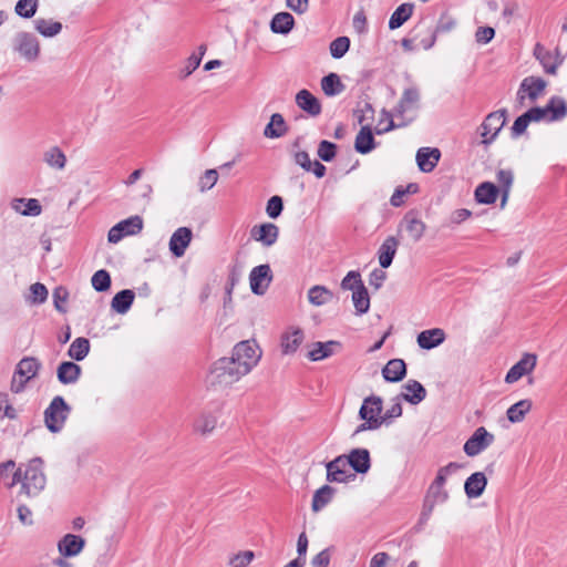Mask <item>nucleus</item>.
<instances>
[{
	"label": "nucleus",
	"instance_id": "c03bdc74",
	"mask_svg": "<svg viewBox=\"0 0 567 567\" xmlns=\"http://www.w3.org/2000/svg\"><path fill=\"white\" fill-rule=\"evenodd\" d=\"M303 340V332L301 329H296L291 333H286L281 338L282 353H295Z\"/></svg>",
	"mask_w": 567,
	"mask_h": 567
},
{
	"label": "nucleus",
	"instance_id": "9b49d317",
	"mask_svg": "<svg viewBox=\"0 0 567 567\" xmlns=\"http://www.w3.org/2000/svg\"><path fill=\"white\" fill-rule=\"evenodd\" d=\"M546 85V81L542 78L527 76L520 82L519 89L517 91V100L520 104H523L526 97L525 94H527L530 101H536L545 90Z\"/></svg>",
	"mask_w": 567,
	"mask_h": 567
},
{
	"label": "nucleus",
	"instance_id": "680f3d73",
	"mask_svg": "<svg viewBox=\"0 0 567 567\" xmlns=\"http://www.w3.org/2000/svg\"><path fill=\"white\" fill-rule=\"evenodd\" d=\"M48 298V289L41 282H35L30 287V300L32 303H43Z\"/></svg>",
	"mask_w": 567,
	"mask_h": 567
},
{
	"label": "nucleus",
	"instance_id": "2f4dec72",
	"mask_svg": "<svg viewBox=\"0 0 567 567\" xmlns=\"http://www.w3.org/2000/svg\"><path fill=\"white\" fill-rule=\"evenodd\" d=\"M288 131V126L284 116L280 113H274L269 123L264 130V135L268 138H279Z\"/></svg>",
	"mask_w": 567,
	"mask_h": 567
},
{
	"label": "nucleus",
	"instance_id": "5fc2aeb1",
	"mask_svg": "<svg viewBox=\"0 0 567 567\" xmlns=\"http://www.w3.org/2000/svg\"><path fill=\"white\" fill-rule=\"evenodd\" d=\"M337 150L338 146L334 143L322 140L318 145L317 154L320 159L324 162H331L337 155Z\"/></svg>",
	"mask_w": 567,
	"mask_h": 567
},
{
	"label": "nucleus",
	"instance_id": "a19ab883",
	"mask_svg": "<svg viewBox=\"0 0 567 567\" xmlns=\"http://www.w3.org/2000/svg\"><path fill=\"white\" fill-rule=\"evenodd\" d=\"M393 115H394V112L391 113V112L386 111L385 109L382 110L380 123L374 128V132L377 135L385 134L394 128L404 127L411 122V120H410V121H402L400 123H395L392 118Z\"/></svg>",
	"mask_w": 567,
	"mask_h": 567
},
{
	"label": "nucleus",
	"instance_id": "052dcab7",
	"mask_svg": "<svg viewBox=\"0 0 567 567\" xmlns=\"http://www.w3.org/2000/svg\"><path fill=\"white\" fill-rule=\"evenodd\" d=\"M360 285H364L361 275L359 271L354 270L349 271L341 281V288L343 290H351L352 292L354 289H358Z\"/></svg>",
	"mask_w": 567,
	"mask_h": 567
},
{
	"label": "nucleus",
	"instance_id": "dca6fc26",
	"mask_svg": "<svg viewBox=\"0 0 567 567\" xmlns=\"http://www.w3.org/2000/svg\"><path fill=\"white\" fill-rule=\"evenodd\" d=\"M193 238L192 229L188 227L177 228L169 239V250L173 256L179 258L184 256L186 248Z\"/></svg>",
	"mask_w": 567,
	"mask_h": 567
},
{
	"label": "nucleus",
	"instance_id": "b1692460",
	"mask_svg": "<svg viewBox=\"0 0 567 567\" xmlns=\"http://www.w3.org/2000/svg\"><path fill=\"white\" fill-rule=\"evenodd\" d=\"M486 485L487 478L485 473L475 472L466 478L464 491L468 498H477L484 493Z\"/></svg>",
	"mask_w": 567,
	"mask_h": 567
},
{
	"label": "nucleus",
	"instance_id": "7c9ffc66",
	"mask_svg": "<svg viewBox=\"0 0 567 567\" xmlns=\"http://www.w3.org/2000/svg\"><path fill=\"white\" fill-rule=\"evenodd\" d=\"M295 27V19L289 12L276 13L270 21V30L277 34H288Z\"/></svg>",
	"mask_w": 567,
	"mask_h": 567
},
{
	"label": "nucleus",
	"instance_id": "338daca9",
	"mask_svg": "<svg viewBox=\"0 0 567 567\" xmlns=\"http://www.w3.org/2000/svg\"><path fill=\"white\" fill-rule=\"evenodd\" d=\"M354 114L357 115L358 123L364 125V122L373 120L374 109L371 103L365 102L361 109L354 111Z\"/></svg>",
	"mask_w": 567,
	"mask_h": 567
},
{
	"label": "nucleus",
	"instance_id": "e433bc0d",
	"mask_svg": "<svg viewBox=\"0 0 567 567\" xmlns=\"http://www.w3.org/2000/svg\"><path fill=\"white\" fill-rule=\"evenodd\" d=\"M413 8L412 3L400 4L390 17L389 29L395 30L403 25L412 16Z\"/></svg>",
	"mask_w": 567,
	"mask_h": 567
},
{
	"label": "nucleus",
	"instance_id": "4c0bfd02",
	"mask_svg": "<svg viewBox=\"0 0 567 567\" xmlns=\"http://www.w3.org/2000/svg\"><path fill=\"white\" fill-rule=\"evenodd\" d=\"M321 89L327 96H336L346 89L337 73H329L321 79Z\"/></svg>",
	"mask_w": 567,
	"mask_h": 567
},
{
	"label": "nucleus",
	"instance_id": "bb28decb",
	"mask_svg": "<svg viewBox=\"0 0 567 567\" xmlns=\"http://www.w3.org/2000/svg\"><path fill=\"white\" fill-rule=\"evenodd\" d=\"M547 114V122H558L567 116V102L558 95L549 99L545 106Z\"/></svg>",
	"mask_w": 567,
	"mask_h": 567
},
{
	"label": "nucleus",
	"instance_id": "3c124183",
	"mask_svg": "<svg viewBox=\"0 0 567 567\" xmlns=\"http://www.w3.org/2000/svg\"><path fill=\"white\" fill-rule=\"evenodd\" d=\"M92 287L97 292H104L110 289L111 287V276L105 269H100L94 272L91 279Z\"/></svg>",
	"mask_w": 567,
	"mask_h": 567
},
{
	"label": "nucleus",
	"instance_id": "58836bf2",
	"mask_svg": "<svg viewBox=\"0 0 567 567\" xmlns=\"http://www.w3.org/2000/svg\"><path fill=\"white\" fill-rule=\"evenodd\" d=\"M533 403L529 399H524L507 409L506 415L509 422L519 423L525 415L532 410Z\"/></svg>",
	"mask_w": 567,
	"mask_h": 567
},
{
	"label": "nucleus",
	"instance_id": "2eb2a0df",
	"mask_svg": "<svg viewBox=\"0 0 567 567\" xmlns=\"http://www.w3.org/2000/svg\"><path fill=\"white\" fill-rule=\"evenodd\" d=\"M346 460L348 465L357 474H365L371 467V456L367 449L358 447L351 450L350 453L346 455Z\"/></svg>",
	"mask_w": 567,
	"mask_h": 567
},
{
	"label": "nucleus",
	"instance_id": "8fccbe9b",
	"mask_svg": "<svg viewBox=\"0 0 567 567\" xmlns=\"http://www.w3.org/2000/svg\"><path fill=\"white\" fill-rule=\"evenodd\" d=\"M44 161L48 165L62 169L65 166L66 157L58 146H54L44 153Z\"/></svg>",
	"mask_w": 567,
	"mask_h": 567
},
{
	"label": "nucleus",
	"instance_id": "6ab92c4d",
	"mask_svg": "<svg viewBox=\"0 0 567 567\" xmlns=\"http://www.w3.org/2000/svg\"><path fill=\"white\" fill-rule=\"evenodd\" d=\"M420 101V92L416 87H408L403 91L402 96L398 103V105L394 107V116L404 118V114L414 109L417 107V103Z\"/></svg>",
	"mask_w": 567,
	"mask_h": 567
},
{
	"label": "nucleus",
	"instance_id": "0e129e2a",
	"mask_svg": "<svg viewBox=\"0 0 567 567\" xmlns=\"http://www.w3.org/2000/svg\"><path fill=\"white\" fill-rule=\"evenodd\" d=\"M254 557L255 554L251 550L240 551L230 559L229 565L231 567H247Z\"/></svg>",
	"mask_w": 567,
	"mask_h": 567
},
{
	"label": "nucleus",
	"instance_id": "49530a36",
	"mask_svg": "<svg viewBox=\"0 0 567 567\" xmlns=\"http://www.w3.org/2000/svg\"><path fill=\"white\" fill-rule=\"evenodd\" d=\"M35 30L45 38H51L59 34L62 30V23L48 19L34 20Z\"/></svg>",
	"mask_w": 567,
	"mask_h": 567
},
{
	"label": "nucleus",
	"instance_id": "aec40b11",
	"mask_svg": "<svg viewBox=\"0 0 567 567\" xmlns=\"http://www.w3.org/2000/svg\"><path fill=\"white\" fill-rule=\"evenodd\" d=\"M296 104L310 116L316 117L321 113L320 101L306 89L296 94Z\"/></svg>",
	"mask_w": 567,
	"mask_h": 567
},
{
	"label": "nucleus",
	"instance_id": "f3484780",
	"mask_svg": "<svg viewBox=\"0 0 567 567\" xmlns=\"http://www.w3.org/2000/svg\"><path fill=\"white\" fill-rule=\"evenodd\" d=\"M446 339V333L441 328L423 330L417 334L416 342L421 349L431 350L442 344Z\"/></svg>",
	"mask_w": 567,
	"mask_h": 567
},
{
	"label": "nucleus",
	"instance_id": "1a4fd4ad",
	"mask_svg": "<svg viewBox=\"0 0 567 567\" xmlns=\"http://www.w3.org/2000/svg\"><path fill=\"white\" fill-rule=\"evenodd\" d=\"M271 281L272 271L268 264L254 267L252 270L250 271V289L257 296L265 295Z\"/></svg>",
	"mask_w": 567,
	"mask_h": 567
},
{
	"label": "nucleus",
	"instance_id": "393cba45",
	"mask_svg": "<svg viewBox=\"0 0 567 567\" xmlns=\"http://www.w3.org/2000/svg\"><path fill=\"white\" fill-rule=\"evenodd\" d=\"M399 246V240L394 236H389L384 239L378 250L379 264L382 268H389L395 257Z\"/></svg>",
	"mask_w": 567,
	"mask_h": 567
},
{
	"label": "nucleus",
	"instance_id": "13d9d810",
	"mask_svg": "<svg viewBox=\"0 0 567 567\" xmlns=\"http://www.w3.org/2000/svg\"><path fill=\"white\" fill-rule=\"evenodd\" d=\"M218 181V173L216 169H207L199 177L198 187L202 193L212 189Z\"/></svg>",
	"mask_w": 567,
	"mask_h": 567
},
{
	"label": "nucleus",
	"instance_id": "37998d69",
	"mask_svg": "<svg viewBox=\"0 0 567 567\" xmlns=\"http://www.w3.org/2000/svg\"><path fill=\"white\" fill-rule=\"evenodd\" d=\"M90 348L91 344L89 339L84 337H79L74 339L73 342L70 344L68 355L75 361H82L89 354Z\"/></svg>",
	"mask_w": 567,
	"mask_h": 567
},
{
	"label": "nucleus",
	"instance_id": "ea45409f",
	"mask_svg": "<svg viewBox=\"0 0 567 567\" xmlns=\"http://www.w3.org/2000/svg\"><path fill=\"white\" fill-rule=\"evenodd\" d=\"M333 299V292L326 286L316 285L308 291V300L311 305L320 307Z\"/></svg>",
	"mask_w": 567,
	"mask_h": 567
},
{
	"label": "nucleus",
	"instance_id": "5701e85b",
	"mask_svg": "<svg viewBox=\"0 0 567 567\" xmlns=\"http://www.w3.org/2000/svg\"><path fill=\"white\" fill-rule=\"evenodd\" d=\"M81 373V367L72 361H63L56 369V378L62 384H73L78 382Z\"/></svg>",
	"mask_w": 567,
	"mask_h": 567
},
{
	"label": "nucleus",
	"instance_id": "a18cd8bd",
	"mask_svg": "<svg viewBox=\"0 0 567 567\" xmlns=\"http://www.w3.org/2000/svg\"><path fill=\"white\" fill-rule=\"evenodd\" d=\"M352 301L357 311V315H364L370 309V297L368 289L364 285H360L358 289L352 292Z\"/></svg>",
	"mask_w": 567,
	"mask_h": 567
},
{
	"label": "nucleus",
	"instance_id": "423d86ee",
	"mask_svg": "<svg viewBox=\"0 0 567 567\" xmlns=\"http://www.w3.org/2000/svg\"><path fill=\"white\" fill-rule=\"evenodd\" d=\"M13 49L28 62L35 61L40 55V43L37 37L29 32L17 33Z\"/></svg>",
	"mask_w": 567,
	"mask_h": 567
},
{
	"label": "nucleus",
	"instance_id": "79ce46f5",
	"mask_svg": "<svg viewBox=\"0 0 567 567\" xmlns=\"http://www.w3.org/2000/svg\"><path fill=\"white\" fill-rule=\"evenodd\" d=\"M334 494V488L330 485H323L319 489H317L312 497L311 508L313 512L321 511L324 506H327Z\"/></svg>",
	"mask_w": 567,
	"mask_h": 567
},
{
	"label": "nucleus",
	"instance_id": "7ed1b4c3",
	"mask_svg": "<svg viewBox=\"0 0 567 567\" xmlns=\"http://www.w3.org/2000/svg\"><path fill=\"white\" fill-rule=\"evenodd\" d=\"M42 364L35 357H23L16 365L11 380L10 390L12 393L24 391L27 383L35 378Z\"/></svg>",
	"mask_w": 567,
	"mask_h": 567
},
{
	"label": "nucleus",
	"instance_id": "603ef678",
	"mask_svg": "<svg viewBox=\"0 0 567 567\" xmlns=\"http://www.w3.org/2000/svg\"><path fill=\"white\" fill-rule=\"evenodd\" d=\"M330 54L333 59H341L350 49V39L348 37H338L330 43Z\"/></svg>",
	"mask_w": 567,
	"mask_h": 567
},
{
	"label": "nucleus",
	"instance_id": "f8f14e48",
	"mask_svg": "<svg viewBox=\"0 0 567 567\" xmlns=\"http://www.w3.org/2000/svg\"><path fill=\"white\" fill-rule=\"evenodd\" d=\"M254 240L261 243L265 247L274 246L279 237V227L274 223L255 225L250 230Z\"/></svg>",
	"mask_w": 567,
	"mask_h": 567
},
{
	"label": "nucleus",
	"instance_id": "c85d7f7f",
	"mask_svg": "<svg viewBox=\"0 0 567 567\" xmlns=\"http://www.w3.org/2000/svg\"><path fill=\"white\" fill-rule=\"evenodd\" d=\"M499 194V188L492 182L481 183L474 193L475 200L478 204L491 205L494 204Z\"/></svg>",
	"mask_w": 567,
	"mask_h": 567
},
{
	"label": "nucleus",
	"instance_id": "9d476101",
	"mask_svg": "<svg viewBox=\"0 0 567 567\" xmlns=\"http://www.w3.org/2000/svg\"><path fill=\"white\" fill-rule=\"evenodd\" d=\"M346 454L339 455L326 464L327 481L330 483H348L355 477L347 471Z\"/></svg>",
	"mask_w": 567,
	"mask_h": 567
},
{
	"label": "nucleus",
	"instance_id": "de8ad7c7",
	"mask_svg": "<svg viewBox=\"0 0 567 567\" xmlns=\"http://www.w3.org/2000/svg\"><path fill=\"white\" fill-rule=\"evenodd\" d=\"M217 425V417L212 413H203L194 423V430L202 434L210 433Z\"/></svg>",
	"mask_w": 567,
	"mask_h": 567
},
{
	"label": "nucleus",
	"instance_id": "0eeeda50",
	"mask_svg": "<svg viewBox=\"0 0 567 567\" xmlns=\"http://www.w3.org/2000/svg\"><path fill=\"white\" fill-rule=\"evenodd\" d=\"M495 441L494 434L489 433L484 426L477 427L465 442L463 450L470 456H476L491 446Z\"/></svg>",
	"mask_w": 567,
	"mask_h": 567
},
{
	"label": "nucleus",
	"instance_id": "a211bd4d",
	"mask_svg": "<svg viewBox=\"0 0 567 567\" xmlns=\"http://www.w3.org/2000/svg\"><path fill=\"white\" fill-rule=\"evenodd\" d=\"M441 158L439 148L421 147L416 152V163L419 169L423 173L432 172Z\"/></svg>",
	"mask_w": 567,
	"mask_h": 567
},
{
	"label": "nucleus",
	"instance_id": "69168bd1",
	"mask_svg": "<svg viewBox=\"0 0 567 567\" xmlns=\"http://www.w3.org/2000/svg\"><path fill=\"white\" fill-rule=\"evenodd\" d=\"M529 125V121L527 116L523 113L515 121L511 128V135L513 138H517L522 134H524Z\"/></svg>",
	"mask_w": 567,
	"mask_h": 567
},
{
	"label": "nucleus",
	"instance_id": "cd10ccee",
	"mask_svg": "<svg viewBox=\"0 0 567 567\" xmlns=\"http://www.w3.org/2000/svg\"><path fill=\"white\" fill-rule=\"evenodd\" d=\"M382 409V399L378 395L372 394L363 400L362 405L359 410V417L369 419L371 416L372 419H381Z\"/></svg>",
	"mask_w": 567,
	"mask_h": 567
},
{
	"label": "nucleus",
	"instance_id": "bf43d9fd",
	"mask_svg": "<svg viewBox=\"0 0 567 567\" xmlns=\"http://www.w3.org/2000/svg\"><path fill=\"white\" fill-rule=\"evenodd\" d=\"M282 210H284V200L280 196L275 195L268 199L267 206H266V213L270 218H272V219L278 218L281 215Z\"/></svg>",
	"mask_w": 567,
	"mask_h": 567
},
{
	"label": "nucleus",
	"instance_id": "412c9836",
	"mask_svg": "<svg viewBox=\"0 0 567 567\" xmlns=\"http://www.w3.org/2000/svg\"><path fill=\"white\" fill-rule=\"evenodd\" d=\"M341 343L339 341L330 340L327 342H313L311 349L308 352V358L313 361H320L334 354L336 349H340Z\"/></svg>",
	"mask_w": 567,
	"mask_h": 567
},
{
	"label": "nucleus",
	"instance_id": "6e6d98bb",
	"mask_svg": "<svg viewBox=\"0 0 567 567\" xmlns=\"http://www.w3.org/2000/svg\"><path fill=\"white\" fill-rule=\"evenodd\" d=\"M117 224L126 231L128 236L135 235L143 229V219L137 215L131 216Z\"/></svg>",
	"mask_w": 567,
	"mask_h": 567
},
{
	"label": "nucleus",
	"instance_id": "f257e3e1",
	"mask_svg": "<svg viewBox=\"0 0 567 567\" xmlns=\"http://www.w3.org/2000/svg\"><path fill=\"white\" fill-rule=\"evenodd\" d=\"M261 351L249 340L238 342L230 358L218 359L210 370L212 383L233 384L246 375L258 363Z\"/></svg>",
	"mask_w": 567,
	"mask_h": 567
},
{
	"label": "nucleus",
	"instance_id": "39448f33",
	"mask_svg": "<svg viewBox=\"0 0 567 567\" xmlns=\"http://www.w3.org/2000/svg\"><path fill=\"white\" fill-rule=\"evenodd\" d=\"M507 111L505 109L489 113L480 126L482 144H491L506 123Z\"/></svg>",
	"mask_w": 567,
	"mask_h": 567
},
{
	"label": "nucleus",
	"instance_id": "a878e982",
	"mask_svg": "<svg viewBox=\"0 0 567 567\" xmlns=\"http://www.w3.org/2000/svg\"><path fill=\"white\" fill-rule=\"evenodd\" d=\"M375 148V140L370 124L361 126L355 136L354 150L360 154H368Z\"/></svg>",
	"mask_w": 567,
	"mask_h": 567
},
{
	"label": "nucleus",
	"instance_id": "09e8293b",
	"mask_svg": "<svg viewBox=\"0 0 567 567\" xmlns=\"http://www.w3.org/2000/svg\"><path fill=\"white\" fill-rule=\"evenodd\" d=\"M449 499V492L443 486L431 483L424 501L434 505L445 503Z\"/></svg>",
	"mask_w": 567,
	"mask_h": 567
},
{
	"label": "nucleus",
	"instance_id": "864d4df0",
	"mask_svg": "<svg viewBox=\"0 0 567 567\" xmlns=\"http://www.w3.org/2000/svg\"><path fill=\"white\" fill-rule=\"evenodd\" d=\"M38 9V0H19L16 4V13L21 18H32Z\"/></svg>",
	"mask_w": 567,
	"mask_h": 567
},
{
	"label": "nucleus",
	"instance_id": "20e7f679",
	"mask_svg": "<svg viewBox=\"0 0 567 567\" xmlns=\"http://www.w3.org/2000/svg\"><path fill=\"white\" fill-rule=\"evenodd\" d=\"M71 413V406L63 396L56 395L52 399L49 406L44 410V424L51 433H59Z\"/></svg>",
	"mask_w": 567,
	"mask_h": 567
},
{
	"label": "nucleus",
	"instance_id": "f03ea898",
	"mask_svg": "<svg viewBox=\"0 0 567 567\" xmlns=\"http://www.w3.org/2000/svg\"><path fill=\"white\" fill-rule=\"evenodd\" d=\"M43 462L40 457L32 458L27 465L24 472L18 468L11 481L7 484L9 487L21 483L19 495L35 497L44 488L47 478L42 470Z\"/></svg>",
	"mask_w": 567,
	"mask_h": 567
},
{
	"label": "nucleus",
	"instance_id": "4468645a",
	"mask_svg": "<svg viewBox=\"0 0 567 567\" xmlns=\"http://www.w3.org/2000/svg\"><path fill=\"white\" fill-rule=\"evenodd\" d=\"M85 539L80 535L74 534H65L58 542V551L62 557H75L78 556L85 547Z\"/></svg>",
	"mask_w": 567,
	"mask_h": 567
},
{
	"label": "nucleus",
	"instance_id": "774afa93",
	"mask_svg": "<svg viewBox=\"0 0 567 567\" xmlns=\"http://www.w3.org/2000/svg\"><path fill=\"white\" fill-rule=\"evenodd\" d=\"M202 60L199 55L193 53L187 60L185 68L181 71V79L189 76L200 64Z\"/></svg>",
	"mask_w": 567,
	"mask_h": 567
},
{
	"label": "nucleus",
	"instance_id": "f704fd0d",
	"mask_svg": "<svg viewBox=\"0 0 567 567\" xmlns=\"http://www.w3.org/2000/svg\"><path fill=\"white\" fill-rule=\"evenodd\" d=\"M534 56L539 61L547 74L556 75V65L554 63V53L547 50L543 44L536 43Z\"/></svg>",
	"mask_w": 567,
	"mask_h": 567
},
{
	"label": "nucleus",
	"instance_id": "473e14b6",
	"mask_svg": "<svg viewBox=\"0 0 567 567\" xmlns=\"http://www.w3.org/2000/svg\"><path fill=\"white\" fill-rule=\"evenodd\" d=\"M135 293L131 289H123L115 293L111 301V307L114 311L117 313L124 315L126 313L130 308L132 307V303L134 301Z\"/></svg>",
	"mask_w": 567,
	"mask_h": 567
},
{
	"label": "nucleus",
	"instance_id": "c756f323",
	"mask_svg": "<svg viewBox=\"0 0 567 567\" xmlns=\"http://www.w3.org/2000/svg\"><path fill=\"white\" fill-rule=\"evenodd\" d=\"M406 393H401V398L410 404L416 405L426 398V390L421 382L416 380H409L404 384Z\"/></svg>",
	"mask_w": 567,
	"mask_h": 567
},
{
	"label": "nucleus",
	"instance_id": "6e6552de",
	"mask_svg": "<svg viewBox=\"0 0 567 567\" xmlns=\"http://www.w3.org/2000/svg\"><path fill=\"white\" fill-rule=\"evenodd\" d=\"M426 229V225L419 217V213L415 210L408 212L398 226V233L405 231L413 243H417L423 237Z\"/></svg>",
	"mask_w": 567,
	"mask_h": 567
},
{
	"label": "nucleus",
	"instance_id": "4d7b16f0",
	"mask_svg": "<svg viewBox=\"0 0 567 567\" xmlns=\"http://www.w3.org/2000/svg\"><path fill=\"white\" fill-rule=\"evenodd\" d=\"M458 468H461V465L456 462H451L447 465L440 467L432 483L444 487L447 476Z\"/></svg>",
	"mask_w": 567,
	"mask_h": 567
},
{
	"label": "nucleus",
	"instance_id": "4be33fe9",
	"mask_svg": "<svg viewBox=\"0 0 567 567\" xmlns=\"http://www.w3.org/2000/svg\"><path fill=\"white\" fill-rule=\"evenodd\" d=\"M406 375V364L402 359H391L382 369V377L386 382L396 383Z\"/></svg>",
	"mask_w": 567,
	"mask_h": 567
},
{
	"label": "nucleus",
	"instance_id": "ddd939ff",
	"mask_svg": "<svg viewBox=\"0 0 567 567\" xmlns=\"http://www.w3.org/2000/svg\"><path fill=\"white\" fill-rule=\"evenodd\" d=\"M537 357L533 353H525L506 373L505 382L514 383L522 377L533 371L536 365Z\"/></svg>",
	"mask_w": 567,
	"mask_h": 567
},
{
	"label": "nucleus",
	"instance_id": "c9c22d12",
	"mask_svg": "<svg viewBox=\"0 0 567 567\" xmlns=\"http://www.w3.org/2000/svg\"><path fill=\"white\" fill-rule=\"evenodd\" d=\"M12 207L23 216H39L42 212V207L35 198L14 199Z\"/></svg>",
	"mask_w": 567,
	"mask_h": 567
},
{
	"label": "nucleus",
	"instance_id": "72a5a7b5",
	"mask_svg": "<svg viewBox=\"0 0 567 567\" xmlns=\"http://www.w3.org/2000/svg\"><path fill=\"white\" fill-rule=\"evenodd\" d=\"M496 178L499 184V193L502 195L501 207L504 208L509 197L511 188L514 182V174L512 169H499L496 173Z\"/></svg>",
	"mask_w": 567,
	"mask_h": 567
},
{
	"label": "nucleus",
	"instance_id": "e2e57ef3",
	"mask_svg": "<svg viewBox=\"0 0 567 567\" xmlns=\"http://www.w3.org/2000/svg\"><path fill=\"white\" fill-rule=\"evenodd\" d=\"M455 25H456V20L452 16H450L447 12H444L441 14V17L437 21V24L433 31L436 32V34L446 33V32L452 31L455 28Z\"/></svg>",
	"mask_w": 567,
	"mask_h": 567
}]
</instances>
